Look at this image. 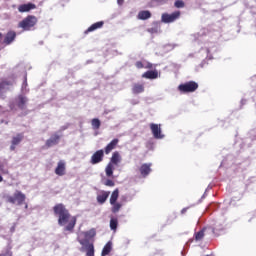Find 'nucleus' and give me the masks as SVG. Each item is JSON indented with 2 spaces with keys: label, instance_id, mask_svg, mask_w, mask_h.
I'll use <instances>...</instances> for the list:
<instances>
[{
  "label": "nucleus",
  "instance_id": "obj_1",
  "mask_svg": "<svg viewBox=\"0 0 256 256\" xmlns=\"http://www.w3.org/2000/svg\"><path fill=\"white\" fill-rule=\"evenodd\" d=\"M55 217H58V225L64 227L65 231L73 233L75 225H77V217L71 216L69 209L63 203H58L53 207Z\"/></svg>",
  "mask_w": 256,
  "mask_h": 256
},
{
  "label": "nucleus",
  "instance_id": "obj_2",
  "mask_svg": "<svg viewBox=\"0 0 256 256\" xmlns=\"http://www.w3.org/2000/svg\"><path fill=\"white\" fill-rule=\"evenodd\" d=\"M37 22V16L28 15L18 23V28L22 29L23 31H31V29L37 25Z\"/></svg>",
  "mask_w": 256,
  "mask_h": 256
},
{
  "label": "nucleus",
  "instance_id": "obj_3",
  "mask_svg": "<svg viewBox=\"0 0 256 256\" xmlns=\"http://www.w3.org/2000/svg\"><path fill=\"white\" fill-rule=\"evenodd\" d=\"M26 199L27 196L19 190H16L13 196H6L7 203H11L12 205H24Z\"/></svg>",
  "mask_w": 256,
  "mask_h": 256
},
{
  "label": "nucleus",
  "instance_id": "obj_4",
  "mask_svg": "<svg viewBox=\"0 0 256 256\" xmlns=\"http://www.w3.org/2000/svg\"><path fill=\"white\" fill-rule=\"evenodd\" d=\"M197 89H199V84L195 81H189L178 86L180 93H194Z\"/></svg>",
  "mask_w": 256,
  "mask_h": 256
},
{
  "label": "nucleus",
  "instance_id": "obj_5",
  "mask_svg": "<svg viewBox=\"0 0 256 256\" xmlns=\"http://www.w3.org/2000/svg\"><path fill=\"white\" fill-rule=\"evenodd\" d=\"M82 235L84 238H82L81 236H78L77 241L79 243V241H87L88 245H93V243L89 242L90 239H93V237H95V235H97V232L95 231V229H90L86 232H82Z\"/></svg>",
  "mask_w": 256,
  "mask_h": 256
},
{
  "label": "nucleus",
  "instance_id": "obj_6",
  "mask_svg": "<svg viewBox=\"0 0 256 256\" xmlns=\"http://www.w3.org/2000/svg\"><path fill=\"white\" fill-rule=\"evenodd\" d=\"M181 17L180 11H175L171 14H163L162 15V22L163 23H174V21H177Z\"/></svg>",
  "mask_w": 256,
  "mask_h": 256
},
{
  "label": "nucleus",
  "instance_id": "obj_7",
  "mask_svg": "<svg viewBox=\"0 0 256 256\" xmlns=\"http://www.w3.org/2000/svg\"><path fill=\"white\" fill-rule=\"evenodd\" d=\"M105 157V151L103 149L97 150L90 159V163L92 165H97L98 163H101Z\"/></svg>",
  "mask_w": 256,
  "mask_h": 256
},
{
  "label": "nucleus",
  "instance_id": "obj_8",
  "mask_svg": "<svg viewBox=\"0 0 256 256\" xmlns=\"http://www.w3.org/2000/svg\"><path fill=\"white\" fill-rule=\"evenodd\" d=\"M80 245H82L81 251L86 249V256H95V246L93 244H88L87 240H79Z\"/></svg>",
  "mask_w": 256,
  "mask_h": 256
},
{
  "label": "nucleus",
  "instance_id": "obj_9",
  "mask_svg": "<svg viewBox=\"0 0 256 256\" xmlns=\"http://www.w3.org/2000/svg\"><path fill=\"white\" fill-rule=\"evenodd\" d=\"M59 141H61V135L57 133L52 134L51 137L45 142L46 149L54 147V145H59Z\"/></svg>",
  "mask_w": 256,
  "mask_h": 256
},
{
  "label": "nucleus",
  "instance_id": "obj_10",
  "mask_svg": "<svg viewBox=\"0 0 256 256\" xmlns=\"http://www.w3.org/2000/svg\"><path fill=\"white\" fill-rule=\"evenodd\" d=\"M223 231H225V220L216 221L214 227L212 228L214 235H221Z\"/></svg>",
  "mask_w": 256,
  "mask_h": 256
},
{
  "label": "nucleus",
  "instance_id": "obj_11",
  "mask_svg": "<svg viewBox=\"0 0 256 256\" xmlns=\"http://www.w3.org/2000/svg\"><path fill=\"white\" fill-rule=\"evenodd\" d=\"M119 145V139L118 138H114L110 143H108L106 145V147L104 148V153L105 155H109V153H111V151H113V149H117V146Z\"/></svg>",
  "mask_w": 256,
  "mask_h": 256
},
{
  "label": "nucleus",
  "instance_id": "obj_12",
  "mask_svg": "<svg viewBox=\"0 0 256 256\" xmlns=\"http://www.w3.org/2000/svg\"><path fill=\"white\" fill-rule=\"evenodd\" d=\"M151 165V163H144L140 166L139 173L144 179L151 173Z\"/></svg>",
  "mask_w": 256,
  "mask_h": 256
},
{
  "label": "nucleus",
  "instance_id": "obj_13",
  "mask_svg": "<svg viewBox=\"0 0 256 256\" xmlns=\"http://www.w3.org/2000/svg\"><path fill=\"white\" fill-rule=\"evenodd\" d=\"M109 195H111V192L102 190L96 197L97 203L103 205L109 199Z\"/></svg>",
  "mask_w": 256,
  "mask_h": 256
},
{
  "label": "nucleus",
  "instance_id": "obj_14",
  "mask_svg": "<svg viewBox=\"0 0 256 256\" xmlns=\"http://www.w3.org/2000/svg\"><path fill=\"white\" fill-rule=\"evenodd\" d=\"M24 137L25 136L23 135V133H18L16 136L12 138L10 146L11 151H15V147H17V145H19V143L23 141Z\"/></svg>",
  "mask_w": 256,
  "mask_h": 256
},
{
  "label": "nucleus",
  "instance_id": "obj_15",
  "mask_svg": "<svg viewBox=\"0 0 256 256\" xmlns=\"http://www.w3.org/2000/svg\"><path fill=\"white\" fill-rule=\"evenodd\" d=\"M17 38V33L15 31H8L4 37V45H11L13 41Z\"/></svg>",
  "mask_w": 256,
  "mask_h": 256
},
{
  "label": "nucleus",
  "instance_id": "obj_16",
  "mask_svg": "<svg viewBox=\"0 0 256 256\" xmlns=\"http://www.w3.org/2000/svg\"><path fill=\"white\" fill-rule=\"evenodd\" d=\"M37 9V6L33 3L21 4L18 6L19 13H29V11Z\"/></svg>",
  "mask_w": 256,
  "mask_h": 256
},
{
  "label": "nucleus",
  "instance_id": "obj_17",
  "mask_svg": "<svg viewBox=\"0 0 256 256\" xmlns=\"http://www.w3.org/2000/svg\"><path fill=\"white\" fill-rule=\"evenodd\" d=\"M65 171H66L65 163L62 160H60L57 164V167L55 168V173L59 177H63V175H65Z\"/></svg>",
  "mask_w": 256,
  "mask_h": 256
},
{
  "label": "nucleus",
  "instance_id": "obj_18",
  "mask_svg": "<svg viewBox=\"0 0 256 256\" xmlns=\"http://www.w3.org/2000/svg\"><path fill=\"white\" fill-rule=\"evenodd\" d=\"M157 77H159V72H157V70L146 71L142 74L143 79H157Z\"/></svg>",
  "mask_w": 256,
  "mask_h": 256
},
{
  "label": "nucleus",
  "instance_id": "obj_19",
  "mask_svg": "<svg viewBox=\"0 0 256 256\" xmlns=\"http://www.w3.org/2000/svg\"><path fill=\"white\" fill-rule=\"evenodd\" d=\"M103 25H105V22H103V21L96 22V23L92 24V25L85 31V34L87 35V33H92V31H97V29H101V28L103 27Z\"/></svg>",
  "mask_w": 256,
  "mask_h": 256
},
{
  "label": "nucleus",
  "instance_id": "obj_20",
  "mask_svg": "<svg viewBox=\"0 0 256 256\" xmlns=\"http://www.w3.org/2000/svg\"><path fill=\"white\" fill-rule=\"evenodd\" d=\"M145 91V85L141 83H135L132 87V93L134 95H139L140 93H143Z\"/></svg>",
  "mask_w": 256,
  "mask_h": 256
},
{
  "label": "nucleus",
  "instance_id": "obj_21",
  "mask_svg": "<svg viewBox=\"0 0 256 256\" xmlns=\"http://www.w3.org/2000/svg\"><path fill=\"white\" fill-rule=\"evenodd\" d=\"M135 67H137V69H151L153 67V64H151L150 62L147 61H137L135 63Z\"/></svg>",
  "mask_w": 256,
  "mask_h": 256
},
{
  "label": "nucleus",
  "instance_id": "obj_22",
  "mask_svg": "<svg viewBox=\"0 0 256 256\" xmlns=\"http://www.w3.org/2000/svg\"><path fill=\"white\" fill-rule=\"evenodd\" d=\"M109 163H111V165H119V163H121V154H119L118 151L113 152Z\"/></svg>",
  "mask_w": 256,
  "mask_h": 256
},
{
  "label": "nucleus",
  "instance_id": "obj_23",
  "mask_svg": "<svg viewBox=\"0 0 256 256\" xmlns=\"http://www.w3.org/2000/svg\"><path fill=\"white\" fill-rule=\"evenodd\" d=\"M150 129L155 137V139H161V129L157 124H150Z\"/></svg>",
  "mask_w": 256,
  "mask_h": 256
},
{
  "label": "nucleus",
  "instance_id": "obj_24",
  "mask_svg": "<svg viewBox=\"0 0 256 256\" xmlns=\"http://www.w3.org/2000/svg\"><path fill=\"white\" fill-rule=\"evenodd\" d=\"M25 105H27V97L19 95L17 99V107L23 110L25 109Z\"/></svg>",
  "mask_w": 256,
  "mask_h": 256
},
{
  "label": "nucleus",
  "instance_id": "obj_25",
  "mask_svg": "<svg viewBox=\"0 0 256 256\" xmlns=\"http://www.w3.org/2000/svg\"><path fill=\"white\" fill-rule=\"evenodd\" d=\"M138 19L145 21L151 19V12L149 10H143L138 13Z\"/></svg>",
  "mask_w": 256,
  "mask_h": 256
},
{
  "label": "nucleus",
  "instance_id": "obj_26",
  "mask_svg": "<svg viewBox=\"0 0 256 256\" xmlns=\"http://www.w3.org/2000/svg\"><path fill=\"white\" fill-rule=\"evenodd\" d=\"M113 249V243L111 241L107 242L106 245L102 249L101 256H107L109 253H111Z\"/></svg>",
  "mask_w": 256,
  "mask_h": 256
},
{
  "label": "nucleus",
  "instance_id": "obj_27",
  "mask_svg": "<svg viewBox=\"0 0 256 256\" xmlns=\"http://www.w3.org/2000/svg\"><path fill=\"white\" fill-rule=\"evenodd\" d=\"M13 85V82L4 80L0 82V91H7Z\"/></svg>",
  "mask_w": 256,
  "mask_h": 256
},
{
  "label": "nucleus",
  "instance_id": "obj_28",
  "mask_svg": "<svg viewBox=\"0 0 256 256\" xmlns=\"http://www.w3.org/2000/svg\"><path fill=\"white\" fill-rule=\"evenodd\" d=\"M113 171H115V165L108 163L105 168L106 177H113Z\"/></svg>",
  "mask_w": 256,
  "mask_h": 256
},
{
  "label": "nucleus",
  "instance_id": "obj_29",
  "mask_svg": "<svg viewBox=\"0 0 256 256\" xmlns=\"http://www.w3.org/2000/svg\"><path fill=\"white\" fill-rule=\"evenodd\" d=\"M117 199H119V190H118V188H116L110 196V205H113V204L117 203Z\"/></svg>",
  "mask_w": 256,
  "mask_h": 256
},
{
  "label": "nucleus",
  "instance_id": "obj_30",
  "mask_svg": "<svg viewBox=\"0 0 256 256\" xmlns=\"http://www.w3.org/2000/svg\"><path fill=\"white\" fill-rule=\"evenodd\" d=\"M111 206L112 213H119V211H121V207H123V204L121 202H114V204H111Z\"/></svg>",
  "mask_w": 256,
  "mask_h": 256
},
{
  "label": "nucleus",
  "instance_id": "obj_31",
  "mask_svg": "<svg viewBox=\"0 0 256 256\" xmlns=\"http://www.w3.org/2000/svg\"><path fill=\"white\" fill-rule=\"evenodd\" d=\"M91 125L92 129H94V131H97V129H100L101 127V120H99V118H94L91 121Z\"/></svg>",
  "mask_w": 256,
  "mask_h": 256
},
{
  "label": "nucleus",
  "instance_id": "obj_32",
  "mask_svg": "<svg viewBox=\"0 0 256 256\" xmlns=\"http://www.w3.org/2000/svg\"><path fill=\"white\" fill-rule=\"evenodd\" d=\"M118 226H119V220L117 218H111V220H110V229L112 231H117Z\"/></svg>",
  "mask_w": 256,
  "mask_h": 256
},
{
  "label": "nucleus",
  "instance_id": "obj_33",
  "mask_svg": "<svg viewBox=\"0 0 256 256\" xmlns=\"http://www.w3.org/2000/svg\"><path fill=\"white\" fill-rule=\"evenodd\" d=\"M205 230H206V228H204L201 231H199L198 233H196V235H195L196 241H201V239H203V237H205Z\"/></svg>",
  "mask_w": 256,
  "mask_h": 256
},
{
  "label": "nucleus",
  "instance_id": "obj_34",
  "mask_svg": "<svg viewBox=\"0 0 256 256\" xmlns=\"http://www.w3.org/2000/svg\"><path fill=\"white\" fill-rule=\"evenodd\" d=\"M174 6H175L177 9H183V7H185V2H183L182 0H177V1L174 3Z\"/></svg>",
  "mask_w": 256,
  "mask_h": 256
},
{
  "label": "nucleus",
  "instance_id": "obj_35",
  "mask_svg": "<svg viewBox=\"0 0 256 256\" xmlns=\"http://www.w3.org/2000/svg\"><path fill=\"white\" fill-rule=\"evenodd\" d=\"M104 185H106V187H115V182L111 179H107L105 182H104Z\"/></svg>",
  "mask_w": 256,
  "mask_h": 256
},
{
  "label": "nucleus",
  "instance_id": "obj_36",
  "mask_svg": "<svg viewBox=\"0 0 256 256\" xmlns=\"http://www.w3.org/2000/svg\"><path fill=\"white\" fill-rule=\"evenodd\" d=\"M164 49H167V51H173V45L171 44L165 45Z\"/></svg>",
  "mask_w": 256,
  "mask_h": 256
},
{
  "label": "nucleus",
  "instance_id": "obj_37",
  "mask_svg": "<svg viewBox=\"0 0 256 256\" xmlns=\"http://www.w3.org/2000/svg\"><path fill=\"white\" fill-rule=\"evenodd\" d=\"M118 5H123L125 3V0H117Z\"/></svg>",
  "mask_w": 256,
  "mask_h": 256
},
{
  "label": "nucleus",
  "instance_id": "obj_38",
  "mask_svg": "<svg viewBox=\"0 0 256 256\" xmlns=\"http://www.w3.org/2000/svg\"><path fill=\"white\" fill-rule=\"evenodd\" d=\"M181 213H182V214H183V213H187V208H183L182 211H181Z\"/></svg>",
  "mask_w": 256,
  "mask_h": 256
},
{
  "label": "nucleus",
  "instance_id": "obj_39",
  "mask_svg": "<svg viewBox=\"0 0 256 256\" xmlns=\"http://www.w3.org/2000/svg\"><path fill=\"white\" fill-rule=\"evenodd\" d=\"M3 181V176L0 175V183Z\"/></svg>",
  "mask_w": 256,
  "mask_h": 256
},
{
  "label": "nucleus",
  "instance_id": "obj_40",
  "mask_svg": "<svg viewBox=\"0 0 256 256\" xmlns=\"http://www.w3.org/2000/svg\"><path fill=\"white\" fill-rule=\"evenodd\" d=\"M242 105H245V100H241Z\"/></svg>",
  "mask_w": 256,
  "mask_h": 256
},
{
  "label": "nucleus",
  "instance_id": "obj_41",
  "mask_svg": "<svg viewBox=\"0 0 256 256\" xmlns=\"http://www.w3.org/2000/svg\"><path fill=\"white\" fill-rule=\"evenodd\" d=\"M29 207V205L25 204V209H27Z\"/></svg>",
  "mask_w": 256,
  "mask_h": 256
},
{
  "label": "nucleus",
  "instance_id": "obj_42",
  "mask_svg": "<svg viewBox=\"0 0 256 256\" xmlns=\"http://www.w3.org/2000/svg\"><path fill=\"white\" fill-rule=\"evenodd\" d=\"M1 37H3V34H2V33H0V39H1Z\"/></svg>",
  "mask_w": 256,
  "mask_h": 256
},
{
  "label": "nucleus",
  "instance_id": "obj_43",
  "mask_svg": "<svg viewBox=\"0 0 256 256\" xmlns=\"http://www.w3.org/2000/svg\"><path fill=\"white\" fill-rule=\"evenodd\" d=\"M207 53H211V50L208 49V50H207Z\"/></svg>",
  "mask_w": 256,
  "mask_h": 256
},
{
  "label": "nucleus",
  "instance_id": "obj_44",
  "mask_svg": "<svg viewBox=\"0 0 256 256\" xmlns=\"http://www.w3.org/2000/svg\"><path fill=\"white\" fill-rule=\"evenodd\" d=\"M161 137H162V139H163V135H162Z\"/></svg>",
  "mask_w": 256,
  "mask_h": 256
},
{
  "label": "nucleus",
  "instance_id": "obj_45",
  "mask_svg": "<svg viewBox=\"0 0 256 256\" xmlns=\"http://www.w3.org/2000/svg\"><path fill=\"white\" fill-rule=\"evenodd\" d=\"M206 256H209V255H206Z\"/></svg>",
  "mask_w": 256,
  "mask_h": 256
}]
</instances>
